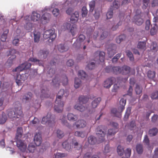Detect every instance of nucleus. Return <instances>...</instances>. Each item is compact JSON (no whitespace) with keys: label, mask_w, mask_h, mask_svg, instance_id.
I'll list each match as a JSON object with an SVG mask.
<instances>
[{"label":"nucleus","mask_w":158,"mask_h":158,"mask_svg":"<svg viewBox=\"0 0 158 158\" xmlns=\"http://www.w3.org/2000/svg\"><path fill=\"white\" fill-rule=\"evenodd\" d=\"M15 55H12V56H10L8 59L7 63H8L9 65L10 66L13 63V60L16 58Z\"/></svg>","instance_id":"37998d69"},{"label":"nucleus","mask_w":158,"mask_h":158,"mask_svg":"<svg viewBox=\"0 0 158 158\" xmlns=\"http://www.w3.org/2000/svg\"><path fill=\"white\" fill-rule=\"evenodd\" d=\"M142 16L140 14L136 15L133 18V22L136 24L140 26L144 22V20L142 18Z\"/></svg>","instance_id":"f8f14e48"},{"label":"nucleus","mask_w":158,"mask_h":158,"mask_svg":"<svg viewBox=\"0 0 158 158\" xmlns=\"http://www.w3.org/2000/svg\"><path fill=\"white\" fill-rule=\"evenodd\" d=\"M67 154L64 153H57L55 155V158H61L62 157L66 156Z\"/></svg>","instance_id":"6e6d98bb"},{"label":"nucleus","mask_w":158,"mask_h":158,"mask_svg":"<svg viewBox=\"0 0 158 158\" xmlns=\"http://www.w3.org/2000/svg\"><path fill=\"white\" fill-rule=\"evenodd\" d=\"M74 135L75 136L82 138H84L85 135V131H76L75 132Z\"/></svg>","instance_id":"c756f323"},{"label":"nucleus","mask_w":158,"mask_h":158,"mask_svg":"<svg viewBox=\"0 0 158 158\" xmlns=\"http://www.w3.org/2000/svg\"><path fill=\"white\" fill-rule=\"evenodd\" d=\"M49 53V51L46 49H43L40 50L38 53V56L40 59H45Z\"/></svg>","instance_id":"f3484780"},{"label":"nucleus","mask_w":158,"mask_h":158,"mask_svg":"<svg viewBox=\"0 0 158 158\" xmlns=\"http://www.w3.org/2000/svg\"><path fill=\"white\" fill-rule=\"evenodd\" d=\"M64 118H65V117H64L62 118V119H61L62 124L70 128L71 127L70 125L68 122L66 120H64Z\"/></svg>","instance_id":"603ef678"},{"label":"nucleus","mask_w":158,"mask_h":158,"mask_svg":"<svg viewBox=\"0 0 158 158\" xmlns=\"http://www.w3.org/2000/svg\"><path fill=\"white\" fill-rule=\"evenodd\" d=\"M40 15L35 12H33L31 16V20L35 22L38 21L40 18Z\"/></svg>","instance_id":"b1692460"},{"label":"nucleus","mask_w":158,"mask_h":158,"mask_svg":"<svg viewBox=\"0 0 158 158\" xmlns=\"http://www.w3.org/2000/svg\"><path fill=\"white\" fill-rule=\"evenodd\" d=\"M156 76V72L154 71L149 70L148 73V77L151 79L154 78Z\"/></svg>","instance_id":"ea45409f"},{"label":"nucleus","mask_w":158,"mask_h":158,"mask_svg":"<svg viewBox=\"0 0 158 158\" xmlns=\"http://www.w3.org/2000/svg\"><path fill=\"white\" fill-rule=\"evenodd\" d=\"M89 98L84 96H81L78 98V100L80 104L82 103L85 104L89 100ZM75 109L79 110L81 112H82L85 110V107L81 104H77L74 106Z\"/></svg>","instance_id":"39448f33"},{"label":"nucleus","mask_w":158,"mask_h":158,"mask_svg":"<svg viewBox=\"0 0 158 158\" xmlns=\"http://www.w3.org/2000/svg\"><path fill=\"white\" fill-rule=\"evenodd\" d=\"M149 2V0H143V8L144 9H146L148 6V4Z\"/></svg>","instance_id":"0e129e2a"},{"label":"nucleus","mask_w":158,"mask_h":158,"mask_svg":"<svg viewBox=\"0 0 158 158\" xmlns=\"http://www.w3.org/2000/svg\"><path fill=\"white\" fill-rule=\"evenodd\" d=\"M125 38V35H121L117 37L116 41L117 43L119 44L121 42L124 40Z\"/></svg>","instance_id":"a19ab883"},{"label":"nucleus","mask_w":158,"mask_h":158,"mask_svg":"<svg viewBox=\"0 0 158 158\" xmlns=\"http://www.w3.org/2000/svg\"><path fill=\"white\" fill-rule=\"evenodd\" d=\"M105 53L102 51H97L94 53L95 57L94 60L96 63L100 64V62H103L105 60Z\"/></svg>","instance_id":"0eeeda50"},{"label":"nucleus","mask_w":158,"mask_h":158,"mask_svg":"<svg viewBox=\"0 0 158 158\" xmlns=\"http://www.w3.org/2000/svg\"><path fill=\"white\" fill-rule=\"evenodd\" d=\"M52 13L54 16L56 17L59 14V10L58 9L55 8L53 10Z\"/></svg>","instance_id":"052dcab7"},{"label":"nucleus","mask_w":158,"mask_h":158,"mask_svg":"<svg viewBox=\"0 0 158 158\" xmlns=\"http://www.w3.org/2000/svg\"><path fill=\"white\" fill-rule=\"evenodd\" d=\"M63 26L65 30H69L71 27V24L69 23H66L64 24Z\"/></svg>","instance_id":"69168bd1"},{"label":"nucleus","mask_w":158,"mask_h":158,"mask_svg":"<svg viewBox=\"0 0 158 158\" xmlns=\"http://www.w3.org/2000/svg\"><path fill=\"white\" fill-rule=\"evenodd\" d=\"M120 73L123 75H127L129 73L130 71V68L127 65H124L121 68Z\"/></svg>","instance_id":"6ab92c4d"},{"label":"nucleus","mask_w":158,"mask_h":158,"mask_svg":"<svg viewBox=\"0 0 158 158\" xmlns=\"http://www.w3.org/2000/svg\"><path fill=\"white\" fill-rule=\"evenodd\" d=\"M58 48L59 51L62 52L67 51L69 49V47L65 46L64 44H60L58 45Z\"/></svg>","instance_id":"393cba45"},{"label":"nucleus","mask_w":158,"mask_h":158,"mask_svg":"<svg viewBox=\"0 0 158 158\" xmlns=\"http://www.w3.org/2000/svg\"><path fill=\"white\" fill-rule=\"evenodd\" d=\"M137 47L138 48L145 50L146 49V43L145 42H140L138 43Z\"/></svg>","instance_id":"2f4dec72"},{"label":"nucleus","mask_w":158,"mask_h":158,"mask_svg":"<svg viewBox=\"0 0 158 158\" xmlns=\"http://www.w3.org/2000/svg\"><path fill=\"white\" fill-rule=\"evenodd\" d=\"M143 143L147 145H149V140L147 135H145L143 140Z\"/></svg>","instance_id":"13d9d810"},{"label":"nucleus","mask_w":158,"mask_h":158,"mask_svg":"<svg viewBox=\"0 0 158 158\" xmlns=\"http://www.w3.org/2000/svg\"><path fill=\"white\" fill-rule=\"evenodd\" d=\"M107 50L108 56L109 57L111 58L116 52V46L115 44L110 45Z\"/></svg>","instance_id":"1a4fd4ad"},{"label":"nucleus","mask_w":158,"mask_h":158,"mask_svg":"<svg viewBox=\"0 0 158 158\" xmlns=\"http://www.w3.org/2000/svg\"><path fill=\"white\" fill-rule=\"evenodd\" d=\"M95 67V64L94 62H91L86 67L87 69L90 70H92L94 69Z\"/></svg>","instance_id":"5fc2aeb1"},{"label":"nucleus","mask_w":158,"mask_h":158,"mask_svg":"<svg viewBox=\"0 0 158 158\" xmlns=\"http://www.w3.org/2000/svg\"><path fill=\"white\" fill-rule=\"evenodd\" d=\"M157 26L154 24V26L151 29L150 34L151 35H153L156 34L157 32Z\"/></svg>","instance_id":"de8ad7c7"},{"label":"nucleus","mask_w":158,"mask_h":158,"mask_svg":"<svg viewBox=\"0 0 158 158\" xmlns=\"http://www.w3.org/2000/svg\"><path fill=\"white\" fill-rule=\"evenodd\" d=\"M43 37L44 39L49 38L52 41L54 40L56 37V34L55 33L54 30L50 29L45 31L44 33Z\"/></svg>","instance_id":"423d86ee"},{"label":"nucleus","mask_w":158,"mask_h":158,"mask_svg":"<svg viewBox=\"0 0 158 158\" xmlns=\"http://www.w3.org/2000/svg\"><path fill=\"white\" fill-rule=\"evenodd\" d=\"M108 35V32L106 31H104L102 33V34L100 36V39L101 40H102L104 39L107 37Z\"/></svg>","instance_id":"680f3d73"},{"label":"nucleus","mask_w":158,"mask_h":158,"mask_svg":"<svg viewBox=\"0 0 158 158\" xmlns=\"http://www.w3.org/2000/svg\"><path fill=\"white\" fill-rule=\"evenodd\" d=\"M78 76L82 79H84L87 76L86 73L82 70H80L78 72Z\"/></svg>","instance_id":"c9c22d12"},{"label":"nucleus","mask_w":158,"mask_h":158,"mask_svg":"<svg viewBox=\"0 0 158 158\" xmlns=\"http://www.w3.org/2000/svg\"><path fill=\"white\" fill-rule=\"evenodd\" d=\"M52 83L55 86H58L59 85L60 81L59 80L58 78L56 77L55 78L53 79L52 81Z\"/></svg>","instance_id":"8fccbe9b"},{"label":"nucleus","mask_w":158,"mask_h":158,"mask_svg":"<svg viewBox=\"0 0 158 158\" xmlns=\"http://www.w3.org/2000/svg\"><path fill=\"white\" fill-rule=\"evenodd\" d=\"M135 91L137 94H140L142 91V88L139 85H136L135 88Z\"/></svg>","instance_id":"3c124183"},{"label":"nucleus","mask_w":158,"mask_h":158,"mask_svg":"<svg viewBox=\"0 0 158 158\" xmlns=\"http://www.w3.org/2000/svg\"><path fill=\"white\" fill-rule=\"evenodd\" d=\"M23 132V129L21 127H19L17 128V133L16 135V138L18 139L20 138L22 135Z\"/></svg>","instance_id":"a878e982"},{"label":"nucleus","mask_w":158,"mask_h":158,"mask_svg":"<svg viewBox=\"0 0 158 158\" xmlns=\"http://www.w3.org/2000/svg\"><path fill=\"white\" fill-rule=\"evenodd\" d=\"M131 108L130 107H129L127 108L124 117V120H127L128 118L129 117L131 113Z\"/></svg>","instance_id":"473e14b6"},{"label":"nucleus","mask_w":158,"mask_h":158,"mask_svg":"<svg viewBox=\"0 0 158 158\" xmlns=\"http://www.w3.org/2000/svg\"><path fill=\"white\" fill-rule=\"evenodd\" d=\"M151 97L152 99H156L158 98V91H156L153 92L151 95Z\"/></svg>","instance_id":"bf43d9fd"},{"label":"nucleus","mask_w":158,"mask_h":158,"mask_svg":"<svg viewBox=\"0 0 158 158\" xmlns=\"http://www.w3.org/2000/svg\"><path fill=\"white\" fill-rule=\"evenodd\" d=\"M156 44L155 42H153L151 46V49L152 51H157Z\"/></svg>","instance_id":"e2e57ef3"},{"label":"nucleus","mask_w":158,"mask_h":158,"mask_svg":"<svg viewBox=\"0 0 158 158\" xmlns=\"http://www.w3.org/2000/svg\"><path fill=\"white\" fill-rule=\"evenodd\" d=\"M122 55L121 53L117 54L112 59V62L113 63H116L120 58Z\"/></svg>","instance_id":"49530a36"},{"label":"nucleus","mask_w":158,"mask_h":158,"mask_svg":"<svg viewBox=\"0 0 158 158\" xmlns=\"http://www.w3.org/2000/svg\"><path fill=\"white\" fill-rule=\"evenodd\" d=\"M115 81L116 79L114 77H112L108 78L104 81L103 84L104 87L106 88H109Z\"/></svg>","instance_id":"4468645a"},{"label":"nucleus","mask_w":158,"mask_h":158,"mask_svg":"<svg viewBox=\"0 0 158 158\" xmlns=\"http://www.w3.org/2000/svg\"><path fill=\"white\" fill-rule=\"evenodd\" d=\"M56 134L57 137L59 139L62 138L64 135L63 132L59 129L57 131Z\"/></svg>","instance_id":"09e8293b"},{"label":"nucleus","mask_w":158,"mask_h":158,"mask_svg":"<svg viewBox=\"0 0 158 158\" xmlns=\"http://www.w3.org/2000/svg\"><path fill=\"white\" fill-rule=\"evenodd\" d=\"M34 140L35 145L37 146H39L42 142V138L41 134L39 132L36 133L34 136Z\"/></svg>","instance_id":"dca6fc26"},{"label":"nucleus","mask_w":158,"mask_h":158,"mask_svg":"<svg viewBox=\"0 0 158 158\" xmlns=\"http://www.w3.org/2000/svg\"><path fill=\"white\" fill-rule=\"evenodd\" d=\"M62 83L63 85L65 86L67 85L68 83V79L66 76H65L62 80Z\"/></svg>","instance_id":"338daca9"},{"label":"nucleus","mask_w":158,"mask_h":158,"mask_svg":"<svg viewBox=\"0 0 158 158\" xmlns=\"http://www.w3.org/2000/svg\"><path fill=\"white\" fill-rule=\"evenodd\" d=\"M40 33L36 31H34V40L35 43H38L40 37Z\"/></svg>","instance_id":"5701e85b"},{"label":"nucleus","mask_w":158,"mask_h":158,"mask_svg":"<svg viewBox=\"0 0 158 158\" xmlns=\"http://www.w3.org/2000/svg\"><path fill=\"white\" fill-rule=\"evenodd\" d=\"M113 12L112 10L108 11L106 14L107 19H111L113 16Z\"/></svg>","instance_id":"774afa93"},{"label":"nucleus","mask_w":158,"mask_h":158,"mask_svg":"<svg viewBox=\"0 0 158 158\" xmlns=\"http://www.w3.org/2000/svg\"><path fill=\"white\" fill-rule=\"evenodd\" d=\"M85 39V36L83 34H80L76 41L73 44V46L76 49H80L81 48L82 43Z\"/></svg>","instance_id":"6e6552de"},{"label":"nucleus","mask_w":158,"mask_h":158,"mask_svg":"<svg viewBox=\"0 0 158 158\" xmlns=\"http://www.w3.org/2000/svg\"><path fill=\"white\" fill-rule=\"evenodd\" d=\"M86 123L85 121L83 120H78L73 124V127H76L77 128H83L85 127Z\"/></svg>","instance_id":"2eb2a0df"},{"label":"nucleus","mask_w":158,"mask_h":158,"mask_svg":"<svg viewBox=\"0 0 158 158\" xmlns=\"http://www.w3.org/2000/svg\"><path fill=\"white\" fill-rule=\"evenodd\" d=\"M121 68L119 66L112 67V73L116 74L120 73Z\"/></svg>","instance_id":"cd10ccee"},{"label":"nucleus","mask_w":158,"mask_h":158,"mask_svg":"<svg viewBox=\"0 0 158 158\" xmlns=\"http://www.w3.org/2000/svg\"><path fill=\"white\" fill-rule=\"evenodd\" d=\"M16 145L19 148H27V145L21 139L17 140Z\"/></svg>","instance_id":"4be33fe9"},{"label":"nucleus","mask_w":158,"mask_h":158,"mask_svg":"<svg viewBox=\"0 0 158 158\" xmlns=\"http://www.w3.org/2000/svg\"><path fill=\"white\" fill-rule=\"evenodd\" d=\"M25 70L24 67V64H22L20 66H18L15 69L13 70V72H20L23 70Z\"/></svg>","instance_id":"4c0bfd02"},{"label":"nucleus","mask_w":158,"mask_h":158,"mask_svg":"<svg viewBox=\"0 0 158 158\" xmlns=\"http://www.w3.org/2000/svg\"><path fill=\"white\" fill-rule=\"evenodd\" d=\"M157 129L156 128H153L149 131V134L150 136H153L156 135L157 133Z\"/></svg>","instance_id":"72a5a7b5"},{"label":"nucleus","mask_w":158,"mask_h":158,"mask_svg":"<svg viewBox=\"0 0 158 158\" xmlns=\"http://www.w3.org/2000/svg\"><path fill=\"white\" fill-rule=\"evenodd\" d=\"M48 91L47 90H45L44 89H43L41 92V95H40V98H42L43 97L44 98H48Z\"/></svg>","instance_id":"e433bc0d"},{"label":"nucleus","mask_w":158,"mask_h":158,"mask_svg":"<svg viewBox=\"0 0 158 158\" xmlns=\"http://www.w3.org/2000/svg\"><path fill=\"white\" fill-rule=\"evenodd\" d=\"M51 117L50 114H48L46 116L43 118L41 121L42 123L43 124L49 125L52 121L54 122V121L52 118Z\"/></svg>","instance_id":"ddd939ff"},{"label":"nucleus","mask_w":158,"mask_h":158,"mask_svg":"<svg viewBox=\"0 0 158 158\" xmlns=\"http://www.w3.org/2000/svg\"><path fill=\"white\" fill-rule=\"evenodd\" d=\"M51 17V15L48 13H44L42 16L41 20L43 24H46L49 21Z\"/></svg>","instance_id":"a211bd4d"},{"label":"nucleus","mask_w":158,"mask_h":158,"mask_svg":"<svg viewBox=\"0 0 158 158\" xmlns=\"http://www.w3.org/2000/svg\"><path fill=\"white\" fill-rule=\"evenodd\" d=\"M127 53V55L129 58L130 60L131 61H133L134 60V57L131 51L130 50H127L126 52Z\"/></svg>","instance_id":"79ce46f5"},{"label":"nucleus","mask_w":158,"mask_h":158,"mask_svg":"<svg viewBox=\"0 0 158 158\" xmlns=\"http://www.w3.org/2000/svg\"><path fill=\"white\" fill-rule=\"evenodd\" d=\"M32 94L31 92H28L27 94L24 95L23 99L25 100L26 102H27L30 99H31Z\"/></svg>","instance_id":"f704fd0d"},{"label":"nucleus","mask_w":158,"mask_h":158,"mask_svg":"<svg viewBox=\"0 0 158 158\" xmlns=\"http://www.w3.org/2000/svg\"><path fill=\"white\" fill-rule=\"evenodd\" d=\"M27 79L26 76L25 74H17V76L15 78L16 82L17 85L19 86L22 85V81H24Z\"/></svg>","instance_id":"9b49d317"},{"label":"nucleus","mask_w":158,"mask_h":158,"mask_svg":"<svg viewBox=\"0 0 158 158\" xmlns=\"http://www.w3.org/2000/svg\"><path fill=\"white\" fill-rule=\"evenodd\" d=\"M124 149H117V152L118 155L121 156L125 154L126 157H129L131 154V149H126L125 150Z\"/></svg>","instance_id":"9d476101"},{"label":"nucleus","mask_w":158,"mask_h":158,"mask_svg":"<svg viewBox=\"0 0 158 158\" xmlns=\"http://www.w3.org/2000/svg\"><path fill=\"white\" fill-rule=\"evenodd\" d=\"M101 100L100 98H98L95 99L91 103V108L94 109L96 108L99 104Z\"/></svg>","instance_id":"412c9836"},{"label":"nucleus","mask_w":158,"mask_h":158,"mask_svg":"<svg viewBox=\"0 0 158 158\" xmlns=\"http://www.w3.org/2000/svg\"><path fill=\"white\" fill-rule=\"evenodd\" d=\"M29 61H31L32 62H34L36 63V64H38L39 65H40L41 64L40 62V60L37 59L36 58H34L33 57H31L29 59Z\"/></svg>","instance_id":"864d4df0"},{"label":"nucleus","mask_w":158,"mask_h":158,"mask_svg":"<svg viewBox=\"0 0 158 158\" xmlns=\"http://www.w3.org/2000/svg\"><path fill=\"white\" fill-rule=\"evenodd\" d=\"M9 32V30L7 29L6 30L3 32L1 38V40L2 42L6 41L7 37V34Z\"/></svg>","instance_id":"7c9ffc66"},{"label":"nucleus","mask_w":158,"mask_h":158,"mask_svg":"<svg viewBox=\"0 0 158 158\" xmlns=\"http://www.w3.org/2000/svg\"><path fill=\"white\" fill-rule=\"evenodd\" d=\"M8 115L9 118L13 120L17 118H20L23 116L22 107L20 106L16 107L14 110L8 111Z\"/></svg>","instance_id":"7ed1b4c3"},{"label":"nucleus","mask_w":158,"mask_h":158,"mask_svg":"<svg viewBox=\"0 0 158 158\" xmlns=\"http://www.w3.org/2000/svg\"><path fill=\"white\" fill-rule=\"evenodd\" d=\"M88 10L86 9V7L83 6L82 9V17H85L87 14Z\"/></svg>","instance_id":"4d7b16f0"},{"label":"nucleus","mask_w":158,"mask_h":158,"mask_svg":"<svg viewBox=\"0 0 158 158\" xmlns=\"http://www.w3.org/2000/svg\"><path fill=\"white\" fill-rule=\"evenodd\" d=\"M79 17L78 12L77 11H75L73 13L71 16L70 22L72 23H74L77 22Z\"/></svg>","instance_id":"aec40b11"},{"label":"nucleus","mask_w":158,"mask_h":158,"mask_svg":"<svg viewBox=\"0 0 158 158\" xmlns=\"http://www.w3.org/2000/svg\"><path fill=\"white\" fill-rule=\"evenodd\" d=\"M68 119L70 121H74L77 119V115L72 113H69L67 115Z\"/></svg>","instance_id":"bb28decb"},{"label":"nucleus","mask_w":158,"mask_h":158,"mask_svg":"<svg viewBox=\"0 0 158 158\" xmlns=\"http://www.w3.org/2000/svg\"><path fill=\"white\" fill-rule=\"evenodd\" d=\"M64 93V89H60L58 93L54 105V110L58 113L61 112L63 110L64 102L61 99Z\"/></svg>","instance_id":"f03ea898"},{"label":"nucleus","mask_w":158,"mask_h":158,"mask_svg":"<svg viewBox=\"0 0 158 158\" xmlns=\"http://www.w3.org/2000/svg\"><path fill=\"white\" fill-rule=\"evenodd\" d=\"M117 131V128H114L108 130V135H114Z\"/></svg>","instance_id":"c03bdc74"},{"label":"nucleus","mask_w":158,"mask_h":158,"mask_svg":"<svg viewBox=\"0 0 158 158\" xmlns=\"http://www.w3.org/2000/svg\"><path fill=\"white\" fill-rule=\"evenodd\" d=\"M95 2L94 1H92L89 2V5L90 8L89 10L90 12H93L95 6Z\"/></svg>","instance_id":"a18cd8bd"},{"label":"nucleus","mask_w":158,"mask_h":158,"mask_svg":"<svg viewBox=\"0 0 158 158\" xmlns=\"http://www.w3.org/2000/svg\"><path fill=\"white\" fill-rule=\"evenodd\" d=\"M6 120L7 117L6 114L3 112H2L1 116L0 117V124H4L6 122Z\"/></svg>","instance_id":"c85d7f7f"},{"label":"nucleus","mask_w":158,"mask_h":158,"mask_svg":"<svg viewBox=\"0 0 158 158\" xmlns=\"http://www.w3.org/2000/svg\"><path fill=\"white\" fill-rule=\"evenodd\" d=\"M103 128V126H98L96 129V134L98 140H97L96 138L93 136L91 135L89 137L88 141L90 144L94 145L96 143H99L105 140L106 133L102 130Z\"/></svg>","instance_id":"f257e3e1"},{"label":"nucleus","mask_w":158,"mask_h":158,"mask_svg":"<svg viewBox=\"0 0 158 158\" xmlns=\"http://www.w3.org/2000/svg\"><path fill=\"white\" fill-rule=\"evenodd\" d=\"M81 81L80 79L78 78H75L74 86L75 88H78L81 85Z\"/></svg>","instance_id":"58836bf2"},{"label":"nucleus","mask_w":158,"mask_h":158,"mask_svg":"<svg viewBox=\"0 0 158 158\" xmlns=\"http://www.w3.org/2000/svg\"><path fill=\"white\" fill-rule=\"evenodd\" d=\"M126 103V100L124 98H122L119 101L120 106L118 109L113 108L111 110L112 114L114 116L120 118L121 117L122 113L124 109Z\"/></svg>","instance_id":"20e7f679"}]
</instances>
